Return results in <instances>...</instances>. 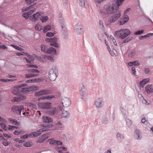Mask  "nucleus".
Returning a JSON list of instances; mask_svg holds the SVG:
<instances>
[{"mask_svg":"<svg viewBox=\"0 0 153 153\" xmlns=\"http://www.w3.org/2000/svg\"><path fill=\"white\" fill-rule=\"evenodd\" d=\"M124 0H113L105 4L103 6V10L108 14L114 15L110 17L108 22L111 23L118 20L121 16V13L119 11V6L123 3Z\"/></svg>","mask_w":153,"mask_h":153,"instance_id":"1","label":"nucleus"},{"mask_svg":"<svg viewBox=\"0 0 153 153\" xmlns=\"http://www.w3.org/2000/svg\"><path fill=\"white\" fill-rule=\"evenodd\" d=\"M131 33L130 31L127 29H122L120 30L116 31L114 35L117 38L124 39Z\"/></svg>","mask_w":153,"mask_h":153,"instance_id":"2","label":"nucleus"},{"mask_svg":"<svg viewBox=\"0 0 153 153\" xmlns=\"http://www.w3.org/2000/svg\"><path fill=\"white\" fill-rule=\"evenodd\" d=\"M48 77L52 81H55L59 75L58 69L54 68L50 69L48 72Z\"/></svg>","mask_w":153,"mask_h":153,"instance_id":"3","label":"nucleus"},{"mask_svg":"<svg viewBox=\"0 0 153 153\" xmlns=\"http://www.w3.org/2000/svg\"><path fill=\"white\" fill-rule=\"evenodd\" d=\"M24 108L23 105H14L11 108V110L14 114L21 115V112Z\"/></svg>","mask_w":153,"mask_h":153,"instance_id":"4","label":"nucleus"},{"mask_svg":"<svg viewBox=\"0 0 153 153\" xmlns=\"http://www.w3.org/2000/svg\"><path fill=\"white\" fill-rule=\"evenodd\" d=\"M51 93L52 91L50 90L43 89L35 92V96L39 97L44 95L51 94Z\"/></svg>","mask_w":153,"mask_h":153,"instance_id":"5","label":"nucleus"},{"mask_svg":"<svg viewBox=\"0 0 153 153\" xmlns=\"http://www.w3.org/2000/svg\"><path fill=\"white\" fill-rule=\"evenodd\" d=\"M37 7L36 5V4H34L32 5H31L29 7L26 8L25 9H23V11H25L28 10L30 9V10L27 12L29 16L32 14L36 10Z\"/></svg>","mask_w":153,"mask_h":153,"instance_id":"6","label":"nucleus"},{"mask_svg":"<svg viewBox=\"0 0 153 153\" xmlns=\"http://www.w3.org/2000/svg\"><path fill=\"white\" fill-rule=\"evenodd\" d=\"M51 103L48 102H41L39 104V107L44 109H49L51 107Z\"/></svg>","mask_w":153,"mask_h":153,"instance_id":"7","label":"nucleus"},{"mask_svg":"<svg viewBox=\"0 0 153 153\" xmlns=\"http://www.w3.org/2000/svg\"><path fill=\"white\" fill-rule=\"evenodd\" d=\"M43 12H37L36 13L33 14L32 16L30 17L31 20L34 22H35L36 21H38L39 19V17L41 16V15L43 14Z\"/></svg>","mask_w":153,"mask_h":153,"instance_id":"8","label":"nucleus"},{"mask_svg":"<svg viewBox=\"0 0 153 153\" xmlns=\"http://www.w3.org/2000/svg\"><path fill=\"white\" fill-rule=\"evenodd\" d=\"M95 105L97 108H100L102 107L103 105V102L102 99L98 98L96 100Z\"/></svg>","mask_w":153,"mask_h":153,"instance_id":"9","label":"nucleus"},{"mask_svg":"<svg viewBox=\"0 0 153 153\" xmlns=\"http://www.w3.org/2000/svg\"><path fill=\"white\" fill-rule=\"evenodd\" d=\"M110 118V114L109 113L104 114L102 118L100 119V122L103 124H105L107 123Z\"/></svg>","mask_w":153,"mask_h":153,"instance_id":"10","label":"nucleus"},{"mask_svg":"<svg viewBox=\"0 0 153 153\" xmlns=\"http://www.w3.org/2000/svg\"><path fill=\"white\" fill-rule=\"evenodd\" d=\"M50 140L49 143L52 146L61 145L62 144V142L60 141H57L52 138L48 140Z\"/></svg>","mask_w":153,"mask_h":153,"instance_id":"11","label":"nucleus"},{"mask_svg":"<svg viewBox=\"0 0 153 153\" xmlns=\"http://www.w3.org/2000/svg\"><path fill=\"white\" fill-rule=\"evenodd\" d=\"M63 106L65 107H68L69 106L71 103L70 99L65 97L64 98L62 101Z\"/></svg>","mask_w":153,"mask_h":153,"instance_id":"12","label":"nucleus"},{"mask_svg":"<svg viewBox=\"0 0 153 153\" xmlns=\"http://www.w3.org/2000/svg\"><path fill=\"white\" fill-rule=\"evenodd\" d=\"M81 25V23L80 22H78L75 26V30L79 34H80L81 33L82 29Z\"/></svg>","mask_w":153,"mask_h":153,"instance_id":"13","label":"nucleus"},{"mask_svg":"<svg viewBox=\"0 0 153 153\" xmlns=\"http://www.w3.org/2000/svg\"><path fill=\"white\" fill-rule=\"evenodd\" d=\"M124 135L120 132H118L116 135V138L119 143L122 142V140L124 139Z\"/></svg>","mask_w":153,"mask_h":153,"instance_id":"14","label":"nucleus"},{"mask_svg":"<svg viewBox=\"0 0 153 153\" xmlns=\"http://www.w3.org/2000/svg\"><path fill=\"white\" fill-rule=\"evenodd\" d=\"M135 137L137 140H140L141 138L140 136L141 132L139 129H137L134 131Z\"/></svg>","mask_w":153,"mask_h":153,"instance_id":"15","label":"nucleus"},{"mask_svg":"<svg viewBox=\"0 0 153 153\" xmlns=\"http://www.w3.org/2000/svg\"><path fill=\"white\" fill-rule=\"evenodd\" d=\"M129 18L128 16L127 15H125L123 18L121 19L120 21V25H123L127 22Z\"/></svg>","mask_w":153,"mask_h":153,"instance_id":"16","label":"nucleus"},{"mask_svg":"<svg viewBox=\"0 0 153 153\" xmlns=\"http://www.w3.org/2000/svg\"><path fill=\"white\" fill-rule=\"evenodd\" d=\"M81 98L83 100H85L88 98V92H82L79 93Z\"/></svg>","mask_w":153,"mask_h":153,"instance_id":"17","label":"nucleus"},{"mask_svg":"<svg viewBox=\"0 0 153 153\" xmlns=\"http://www.w3.org/2000/svg\"><path fill=\"white\" fill-rule=\"evenodd\" d=\"M79 91V93L88 91L86 87L83 84H81L80 85Z\"/></svg>","mask_w":153,"mask_h":153,"instance_id":"18","label":"nucleus"},{"mask_svg":"<svg viewBox=\"0 0 153 153\" xmlns=\"http://www.w3.org/2000/svg\"><path fill=\"white\" fill-rule=\"evenodd\" d=\"M145 89L148 94L153 92V87L151 85L146 86L145 87Z\"/></svg>","mask_w":153,"mask_h":153,"instance_id":"19","label":"nucleus"},{"mask_svg":"<svg viewBox=\"0 0 153 153\" xmlns=\"http://www.w3.org/2000/svg\"><path fill=\"white\" fill-rule=\"evenodd\" d=\"M57 40V38H55L54 40V41H53L51 43H50V45L58 48H60V46L59 45L56 43Z\"/></svg>","mask_w":153,"mask_h":153,"instance_id":"20","label":"nucleus"},{"mask_svg":"<svg viewBox=\"0 0 153 153\" xmlns=\"http://www.w3.org/2000/svg\"><path fill=\"white\" fill-rule=\"evenodd\" d=\"M42 119L43 121L45 123H49L52 121V120L51 118L47 116H43Z\"/></svg>","mask_w":153,"mask_h":153,"instance_id":"21","label":"nucleus"},{"mask_svg":"<svg viewBox=\"0 0 153 153\" xmlns=\"http://www.w3.org/2000/svg\"><path fill=\"white\" fill-rule=\"evenodd\" d=\"M47 52L46 54H51L53 55L55 54L56 53V50L53 48L51 47L47 49Z\"/></svg>","mask_w":153,"mask_h":153,"instance_id":"22","label":"nucleus"},{"mask_svg":"<svg viewBox=\"0 0 153 153\" xmlns=\"http://www.w3.org/2000/svg\"><path fill=\"white\" fill-rule=\"evenodd\" d=\"M61 115L62 117L65 118H68L70 116V114L69 112H68L67 111L65 110H64L62 111Z\"/></svg>","mask_w":153,"mask_h":153,"instance_id":"23","label":"nucleus"},{"mask_svg":"<svg viewBox=\"0 0 153 153\" xmlns=\"http://www.w3.org/2000/svg\"><path fill=\"white\" fill-rule=\"evenodd\" d=\"M16 88H14L12 90V92L15 95H18L20 92V90L19 89L20 88H18L16 86Z\"/></svg>","mask_w":153,"mask_h":153,"instance_id":"24","label":"nucleus"},{"mask_svg":"<svg viewBox=\"0 0 153 153\" xmlns=\"http://www.w3.org/2000/svg\"><path fill=\"white\" fill-rule=\"evenodd\" d=\"M57 111L56 109L55 108H51L48 112L49 114L51 115H54Z\"/></svg>","mask_w":153,"mask_h":153,"instance_id":"25","label":"nucleus"},{"mask_svg":"<svg viewBox=\"0 0 153 153\" xmlns=\"http://www.w3.org/2000/svg\"><path fill=\"white\" fill-rule=\"evenodd\" d=\"M17 100L18 102H20L25 100L26 98V97L23 95L19 94L17 95Z\"/></svg>","mask_w":153,"mask_h":153,"instance_id":"26","label":"nucleus"},{"mask_svg":"<svg viewBox=\"0 0 153 153\" xmlns=\"http://www.w3.org/2000/svg\"><path fill=\"white\" fill-rule=\"evenodd\" d=\"M136 51L135 50H132L128 54V56L129 58H132L134 57L136 54Z\"/></svg>","mask_w":153,"mask_h":153,"instance_id":"27","label":"nucleus"},{"mask_svg":"<svg viewBox=\"0 0 153 153\" xmlns=\"http://www.w3.org/2000/svg\"><path fill=\"white\" fill-rule=\"evenodd\" d=\"M9 120L12 123L16 126H19L20 124V122L17 121V120L15 119L10 118L9 119Z\"/></svg>","mask_w":153,"mask_h":153,"instance_id":"28","label":"nucleus"},{"mask_svg":"<svg viewBox=\"0 0 153 153\" xmlns=\"http://www.w3.org/2000/svg\"><path fill=\"white\" fill-rule=\"evenodd\" d=\"M39 74H35L32 73H28L26 74L25 77L27 78H30L38 76Z\"/></svg>","mask_w":153,"mask_h":153,"instance_id":"29","label":"nucleus"},{"mask_svg":"<svg viewBox=\"0 0 153 153\" xmlns=\"http://www.w3.org/2000/svg\"><path fill=\"white\" fill-rule=\"evenodd\" d=\"M20 91L22 92L25 93H27L30 92V90L29 88V86L27 87V88H22Z\"/></svg>","mask_w":153,"mask_h":153,"instance_id":"30","label":"nucleus"},{"mask_svg":"<svg viewBox=\"0 0 153 153\" xmlns=\"http://www.w3.org/2000/svg\"><path fill=\"white\" fill-rule=\"evenodd\" d=\"M29 88L30 89V91H35L38 90L39 89V88L38 86L36 85L29 86Z\"/></svg>","mask_w":153,"mask_h":153,"instance_id":"31","label":"nucleus"},{"mask_svg":"<svg viewBox=\"0 0 153 153\" xmlns=\"http://www.w3.org/2000/svg\"><path fill=\"white\" fill-rule=\"evenodd\" d=\"M39 18L40 20H41L43 23L46 22L48 19V17L47 16H41Z\"/></svg>","mask_w":153,"mask_h":153,"instance_id":"32","label":"nucleus"},{"mask_svg":"<svg viewBox=\"0 0 153 153\" xmlns=\"http://www.w3.org/2000/svg\"><path fill=\"white\" fill-rule=\"evenodd\" d=\"M51 26L50 25H48L44 27L43 30V32L44 33H45L48 31L51 30Z\"/></svg>","mask_w":153,"mask_h":153,"instance_id":"33","label":"nucleus"},{"mask_svg":"<svg viewBox=\"0 0 153 153\" xmlns=\"http://www.w3.org/2000/svg\"><path fill=\"white\" fill-rule=\"evenodd\" d=\"M11 46L12 47H13V48L16 49L17 50H19L20 51H24V49H23L17 46L14 45L13 44H11Z\"/></svg>","mask_w":153,"mask_h":153,"instance_id":"34","label":"nucleus"},{"mask_svg":"<svg viewBox=\"0 0 153 153\" xmlns=\"http://www.w3.org/2000/svg\"><path fill=\"white\" fill-rule=\"evenodd\" d=\"M149 82L148 79H143L140 82V85L141 86H143L145 84Z\"/></svg>","mask_w":153,"mask_h":153,"instance_id":"35","label":"nucleus"},{"mask_svg":"<svg viewBox=\"0 0 153 153\" xmlns=\"http://www.w3.org/2000/svg\"><path fill=\"white\" fill-rule=\"evenodd\" d=\"M46 48V46L43 45H41V49L42 51L45 52L46 53L48 52L47 49Z\"/></svg>","mask_w":153,"mask_h":153,"instance_id":"36","label":"nucleus"},{"mask_svg":"<svg viewBox=\"0 0 153 153\" xmlns=\"http://www.w3.org/2000/svg\"><path fill=\"white\" fill-rule=\"evenodd\" d=\"M53 125L52 124H47L45 126H43V127L45 128V129L46 130V131L49 130V128H51L53 126Z\"/></svg>","mask_w":153,"mask_h":153,"instance_id":"37","label":"nucleus"},{"mask_svg":"<svg viewBox=\"0 0 153 153\" xmlns=\"http://www.w3.org/2000/svg\"><path fill=\"white\" fill-rule=\"evenodd\" d=\"M43 57L44 58H46L48 59L51 61V62H53L54 61V59L51 56L47 55H44L43 56Z\"/></svg>","mask_w":153,"mask_h":153,"instance_id":"38","label":"nucleus"},{"mask_svg":"<svg viewBox=\"0 0 153 153\" xmlns=\"http://www.w3.org/2000/svg\"><path fill=\"white\" fill-rule=\"evenodd\" d=\"M33 137H36L41 134V133L38 131H35L32 132Z\"/></svg>","mask_w":153,"mask_h":153,"instance_id":"39","label":"nucleus"},{"mask_svg":"<svg viewBox=\"0 0 153 153\" xmlns=\"http://www.w3.org/2000/svg\"><path fill=\"white\" fill-rule=\"evenodd\" d=\"M68 36V33L67 31L62 32V36L64 39H66Z\"/></svg>","mask_w":153,"mask_h":153,"instance_id":"40","label":"nucleus"},{"mask_svg":"<svg viewBox=\"0 0 153 153\" xmlns=\"http://www.w3.org/2000/svg\"><path fill=\"white\" fill-rule=\"evenodd\" d=\"M126 121L127 126L128 127H130L132 124V122L129 119H126Z\"/></svg>","mask_w":153,"mask_h":153,"instance_id":"41","label":"nucleus"},{"mask_svg":"<svg viewBox=\"0 0 153 153\" xmlns=\"http://www.w3.org/2000/svg\"><path fill=\"white\" fill-rule=\"evenodd\" d=\"M0 126L1 127L5 130H7V128H6L7 125L6 124L2 123H0Z\"/></svg>","mask_w":153,"mask_h":153,"instance_id":"42","label":"nucleus"},{"mask_svg":"<svg viewBox=\"0 0 153 153\" xmlns=\"http://www.w3.org/2000/svg\"><path fill=\"white\" fill-rule=\"evenodd\" d=\"M61 25L62 29V32L67 31V29L65 24H63L61 22Z\"/></svg>","mask_w":153,"mask_h":153,"instance_id":"43","label":"nucleus"},{"mask_svg":"<svg viewBox=\"0 0 153 153\" xmlns=\"http://www.w3.org/2000/svg\"><path fill=\"white\" fill-rule=\"evenodd\" d=\"M79 3L80 2V5L82 7H84L85 5V1L84 0H77Z\"/></svg>","mask_w":153,"mask_h":153,"instance_id":"44","label":"nucleus"},{"mask_svg":"<svg viewBox=\"0 0 153 153\" xmlns=\"http://www.w3.org/2000/svg\"><path fill=\"white\" fill-rule=\"evenodd\" d=\"M150 34H147L146 35H145L143 36H139V39L140 40L142 39H144L147 37H148L149 36H151V35H150Z\"/></svg>","mask_w":153,"mask_h":153,"instance_id":"45","label":"nucleus"},{"mask_svg":"<svg viewBox=\"0 0 153 153\" xmlns=\"http://www.w3.org/2000/svg\"><path fill=\"white\" fill-rule=\"evenodd\" d=\"M27 71L28 72H32V73H39V70L37 69H31L30 70H27Z\"/></svg>","mask_w":153,"mask_h":153,"instance_id":"46","label":"nucleus"},{"mask_svg":"<svg viewBox=\"0 0 153 153\" xmlns=\"http://www.w3.org/2000/svg\"><path fill=\"white\" fill-rule=\"evenodd\" d=\"M55 37L53 38H46L45 39V41L47 42H50L51 43L53 41H54V40L55 39Z\"/></svg>","mask_w":153,"mask_h":153,"instance_id":"47","label":"nucleus"},{"mask_svg":"<svg viewBox=\"0 0 153 153\" xmlns=\"http://www.w3.org/2000/svg\"><path fill=\"white\" fill-rule=\"evenodd\" d=\"M35 28L36 30H37L39 31L40 30L42 29L41 26L39 25H36L35 26Z\"/></svg>","mask_w":153,"mask_h":153,"instance_id":"48","label":"nucleus"},{"mask_svg":"<svg viewBox=\"0 0 153 153\" xmlns=\"http://www.w3.org/2000/svg\"><path fill=\"white\" fill-rule=\"evenodd\" d=\"M132 38V37L130 38L129 37H128L123 40V43H125L128 42Z\"/></svg>","mask_w":153,"mask_h":153,"instance_id":"49","label":"nucleus"},{"mask_svg":"<svg viewBox=\"0 0 153 153\" xmlns=\"http://www.w3.org/2000/svg\"><path fill=\"white\" fill-rule=\"evenodd\" d=\"M26 4H30L32 3H33L36 0H25Z\"/></svg>","mask_w":153,"mask_h":153,"instance_id":"50","label":"nucleus"},{"mask_svg":"<svg viewBox=\"0 0 153 153\" xmlns=\"http://www.w3.org/2000/svg\"><path fill=\"white\" fill-rule=\"evenodd\" d=\"M143 32L144 30H139L135 32L134 33V34L135 35H139L143 33Z\"/></svg>","mask_w":153,"mask_h":153,"instance_id":"51","label":"nucleus"},{"mask_svg":"<svg viewBox=\"0 0 153 153\" xmlns=\"http://www.w3.org/2000/svg\"><path fill=\"white\" fill-rule=\"evenodd\" d=\"M49 136L48 134L47 133L46 134L43 135L42 136V138H43L45 140L49 137Z\"/></svg>","mask_w":153,"mask_h":153,"instance_id":"52","label":"nucleus"},{"mask_svg":"<svg viewBox=\"0 0 153 153\" xmlns=\"http://www.w3.org/2000/svg\"><path fill=\"white\" fill-rule=\"evenodd\" d=\"M46 99L50 100L51 99L55 98V96L53 95L46 96Z\"/></svg>","mask_w":153,"mask_h":153,"instance_id":"53","label":"nucleus"},{"mask_svg":"<svg viewBox=\"0 0 153 153\" xmlns=\"http://www.w3.org/2000/svg\"><path fill=\"white\" fill-rule=\"evenodd\" d=\"M22 16L26 19H27L29 17V15L27 13H23Z\"/></svg>","mask_w":153,"mask_h":153,"instance_id":"54","label":"nucleus"},{"mask_svg":"<svg viewBox=\"0 0 153 153\" xmlns=\"http://www.w3.org/2000/svg\"><path fill=\"white\" fill-rule=\"evenodd\" d=\"M141 122L145 125H147L148 123L147 120H146L145 118H143L141 120Z\"/></svg>","mask_w":153,"mask_h":153,"instance_id":"55","label":"nucleus"},{"mask_svg":"<svg viewBox=\"0 0 153 153\" xmlns=\"http://www.w3.org/2000/svg\"><path fill=\"white\" fill-rule=\"evenodd\" d=\"M23 146L25 147H30L31 146L30 142H27L23 144Z\"/></svg>","mask_w":153,"mask_h":153,"instance_id":"56","label":"nucleus"},{"mask_svg":"<svg viewBox=\"0 0 153 153\" xmlns=\"http://www.w3.org/2000/svg\"><path fill=\"white\" fill-rule=\"evenodd\" d=\"M54 34L53 33L50 32H47L46 33V35L47 36L51 37H52L54 35Z\"/></svg>","mask_w":153,"mask_h":153,"instance_id":"57","label":"nucleus"},{"mask_svg":"<svg viewBox=\"0 0 153 153\" xmlns=\"http://www.w3.org/2000/svg\"><path fill=\"white\" fill-rule=\"evenodd\" d=\"M133 63V65L134 66H138L140 64V63L138 62L137 60H136L134 62H132Z\"/></svg>","mask_w":153,"mask_h":153,"instance_id":"58","label":"nucleus"},{"mask_svg":"<svg viewBox=\"0 0 153 153\" xmlns=\"http://www.w3.org/2000/svg\"><path fill=\"white\" fill-rule=\"evenodd\" d=\"M14 128L18 129V127H17L15 126H12L9 125V128H8V129L9 130H11L13 129H14Z\"/></svg>","mask_w":153,"mask_h":153,"instance_id":"59","label":"nucleus"},{"mask_svg":"<svg viewBox=\"0 0 153 153\" xmlns=\"http://www.w3.org/2000/svg\"><path fill=\"white\" fill-rule=\"evenodd\" d=\"M46 99V97L45 96H42L40 98H38V100L39 101L43 100H45Z\"/></svg>","mask_w":153,"mask_h":153,"instance_id":"60","label":"nucleus"},{"mask_svg":"<svg viewBox=\"0 0 153 153\" xmlns=\"http://www.w3.org/2000/svg\"><path fill=\"white\" fill-rule=\"evenodd\" d=\"M120 110L121 111L122 113L124 114L125 115L126 114V110L125 109L121 107L120 108Z\"/></svg>","mask_w":153,"mask_h":153,"instance_id":"61","label":"nucleus"},{"mask_svg":"<svg viewBox=\"0 0 153 153\" xmlns=\"http://www.w3.org/2000/svg\"><path fill=\"white\" fill-rule=\"evenodd\" d=\"M26 86L27 85L26 84H20L19 85H17V87L18 88H20L22 87Z\"/></svg>","mask_w":153,"mask_h":153,"instance_id":"62","label":"nucleus"},{"mask_svg":"<svg viewBox=\"0 0 153 153\" xmlns=\"http://www.w3.org/2000/svg\"><path fill=\"white\" fill-rule=\"evenodd\" d=\"M99 23L100 28L103 29L104 28V26L101 20H100Z\"/></svg>","mask_w":153,"mask_h":153,"instance_id":"63","label":"nucleus"},{"mask_svg":"<svg viewBox=\"0 0 153 153\" xmlns=\"http://www.w3.org/2000/svg\"><path fill=\"white\" fill-rule=\"evenodd\" d=\"M2 144L5 146H7L9 145L10 143H9L8 142H6L5 141H3Z\"/></svg>","mask_w":153,"mask_h":153,"instance_id":"64","label":"nucleus"}]
</instances>
